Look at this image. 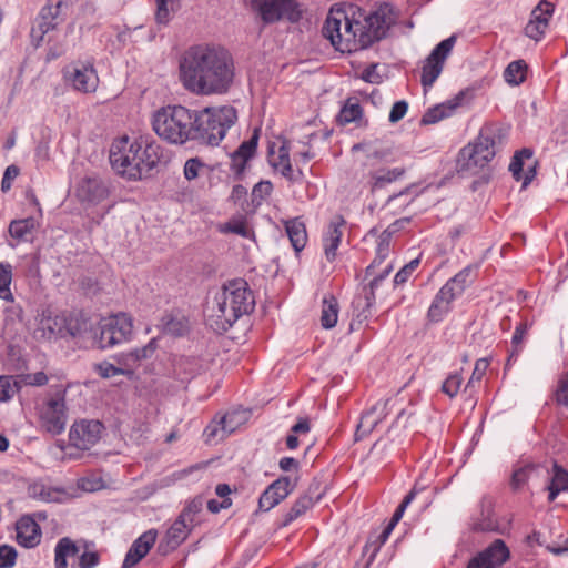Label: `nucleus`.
<instances>
[{
  "label": "nucleus",
  "mask_w": 568,
  "mask_h": 568,
  "mask_svg": "<svg viewBox=\"0 0 568 568\" xmlns=\"http://www.w3.org/2000/svg\"><path fill=\"white\" fill-rule=\"evenodd\" d=\"M235 77L231 52L221 44L199 43L180 58L179 79L195 95H222L230 91Z\"/></svg>",
  "instance_id": "nucleus-1"
},
{
  "label": "nucleus",
  "mask_w": 568,
  "mask_h": 568,
  "mask_svg": "<svg viewBox=\"0 0 568 568\" xmlns=\"http://www.w3.org/2000/svg\"><path fill=\"white\" fill-rule=\"evenodd\" d=\"M395 22L392 7L384 3L366 13L359 8L331 9L322 28V34L339 52H355L372 45L386 36Z\"/></svg>",
  "instance_id": "nucleus-2"
},
{
  "label": "nucleus",
  "mask_w": 568,
  "mask_h": 568,
  "mask_svg": "<svg viewBox=\"0 0 568 568\" xmlns=\"http://www.w3.org/2000/svg\"><path fill=\"white\" fill-rule=\"evenodd\" d=\"M162 149L155 141L131 140L129 136L116 139L111 144L110 163L112 168L129 180H140L150 174L160 162Z\"/></svg>",
  "instance_id": "nucleus-3"
},
{
  "label": "nucleus",
  "mask_w": 568,
  "mask_h": 568,
  "mask_svg": "<svg viewBox=\"0 0 568 568\" xmlns=\"http://www.w3.org/2000/svg\"><path fill=\"white\" fill-rule=\"evenodd\" d=\"M216 308L213 317L216 318L217 329H229L242 315L254 308V297L247 283L242 278L229 281L215 296Z\"/></svg>",
  "instance_id": "nucleus-4"
},
{
  "label": "nucleus",
  "mask_w": 568,
  "mask_h": 568,
  "mask_svg": "<svg viewBox=\"0 0 568 568\" xmlns=\"http://www.w3.org/2000/svg\"><path fill=\"white\" fill-rule=\"evenodd\" d=\"M237 121V111L232 105L206 106L193 111L192 141L205 145H219L227 130Z\"/></svg>",
  "instance_id": "nucleus-5"
},
{
  "label": "nucleus",
  "mask_w": 568,
  "mask_h": 568,
  "mask_svg": "<svg viewBox=\"0 0 568 568\" xmlns=\"http://www.w3.org/2000/svg\"><path fill=\"white\" fill-rule=\"evenodd\" d=\"M193 110L183 105H166L152 115V129L164 141L183 145L192 141Z\"/></svg>",
  "instance_id": "nucleus-6"
},
{
  "label": "nucleus",
  "mask_w": 568,
  "mask_h": 568,
  "mask_svg": "<svg viewBox=\"0 0 568 568\" xmlns=\"http://www.w3.org/2000/svg\"><path fill=\"white\" fill-rule=\"evenodd\" d=\"M133 334V320L126 313L102 318L92 336V346L100 349L111 348L129 342Z\"/></svg>",
  "instance_id": "nucleus-7"
},
{
  "label": "nucleus",
  "mask_w": 568,
  "mask_h": 568,
  "mask_svg": "<svg viewBox=\"0 0 568 568\" xmlns=\"http://www.w3.org/2000/svg\"><path fill=\"white\" fill-rule=\"evenodd\" d=\"M495 156V140L491 128H484L474 143L463 148L458 158L462 171L473 172L484 168Z\"/></svg>",
  "instance_id": "nucleus-8"
},
{
  "label": "nucleus",
  "mask_w": 568,
  "mask_h": 568,
  "mask_svg": "<svg viewBox=\"0 0 568 568\" xmlns=\"http://www.w3.org/2000/svg\"><path fill=\"white\" fill-rule=\"evenodd\" d=\"M251 8L265 24L283 19L295 23L302 18V10L296 0H251Z\"/></svg>",
  "instance_id": "nucleus-9"
},
{
  "label": "nucleus",
  "mask_w": 568,
  "mask_h": 568,
  "mask_svg": "<svg viewBox=\"0 0 568 568\" xmlns=\"http://www.w3.org/2000/svg\"><path fill=\"white\" fill-rule=\"evenodd\" d=\"M72 0H48L40 10L37 19V26L31 30L33 38L42 40L43 36L55 29L64 21L69 9L72 7Z\"/></svg>",
  "instance_id": "nucleus-10"
},
{
  "label": "nucleus",
  "mask_w": 568,
  "mask_h": 568,
  "mask_svg": "<svg viewBox=\"0 0 568 568\" xmlns=\"http://www.w3.org/2000/svg\"><path fill=\"white\" fill-rule=\"evenodd\" d=\"M455 42L456 36H450L439 42L426 58L420 78L422 85L425 90L430 88L440 75L445 60L452 52Z\"/></svg>",
  "instance_id": "nucleus-11"
},
{
  "label": "nucleus",
  "mask_w": 568,
  "mask_h": 568,
  "mask_svg": "<svg viewBox=\"0 0 568 568\" xmlns=\"http://www.w3.org/2000/svg\"><path fill=\"white\" fill-rule=\"evenodd\" d=\"M64 79L75 91L82 93L94 92L99 84V78L93 65L83 62H78L67 68Z\"/></svg>",
  "instance_id": "nucleus-12"
},
{
  "label": "nucleus",
  "mask_w": 568,
  "mask_h": 568,
  "mask_svg": "<svg viewBox=\"0 0 568 568\" xmlns=\"http://www.w3.org/2000/svg\"><path fill=\"white\" fill-rule=\"evenodd\" d=\"M510 557V552L504 540L496 539L485 550L473 557L467 568H499Z\"/></svg>",
  "instance_id": "nucleus-13"
},
{
  "label": "nucleus",
  "mask_w": 568,
  "mask_h": 568,
  "mask_svg": "<svg viewBox=\"0 0 568 568\" xmlns=\"http://www.w3.org/2000/svg\"><path fill=\"white\" fill-rule=\"evenodd\" d=\"M103 425L98 420H81L74 423L70 429V443L82 450L90 449L98 443Z\"/></svg>",
  "instance_id": "nucleus-14"
},
{
  "label": "nucleus",
  "mask_w": 568,
  "mask_h": 568,
  "mask_svg": "<svg viewBox=\"0 0 568 568\" xmlns=\"http://www.w3.org/2000/svg\"><path fill=\"white\" fill-rule=\"evenodd\" d=\"M41 425L52 435L61 434L67 424L65 405L63 399H50L41 409Z\"/></svg>",
  "instance_id": "nucleus-15"
},
{
  "label": "nucleus",
  "mask_w": 568,
  "mask_h": 568,
  "mask_svg": "<svg viewBox=\"0 0 568 568\" xmlns=\"http://www.w3.org/2000/svg\"><path fill=\"white\" fill-rule=\"evenodd\" d=\"M389 254H382L376 250V256L366 268V276H371L369 292L366 294L367 306H372L375 301V290L379 283L385 280L394 268L393 262L387 261Z\"/></svg>",
  "instance_id": "nucleus-16"
},
{
  "label": "nucleus",
  "mask_w": 568,
  "mask_h": 568,
  "mask_svg": "<svg viewBox=\"0 0 568 568\" xmlns=\"http://www.w3.org/2000/svg\"><path fill=\"white\" fill-rule=\"evenodd\" d=\"M295 483L288 476H282L273 481L261 495L258 508L268 511L284 500L294 489Z\"/></svg>",
  "instance_id": "nucleus-17"
},
{
  "label": "nucleus",
  "mask_w": 568,
  "mask_h": 568,
  "mask_svg": "<svg viewBox=\"0 0 568 568\" xmlns=\"http://www.w3.org/2000/svg\"><path fill=\"white\" fill-rule=\"evenodd\" d=\"M193 526L186 523L181 517H178L176 520L171 525L168 529L164 538L159 544V551L163 555L169 554L170 551L176 549L189 536Z\"/></svg>",
  "instance_id": "nucleus-18"
},
{
  "label": "nucleus",
  "mask_w": 568,
  "mask_h": 568,
  "mask_svg": "<svg viewBox=\"0 0 568 568\" xmlns=\"http://www.w3.org/2000/svg\"><path fill=\"white\" fill-rule=\"evenodd\" d=\"M156 536L158 534L154 529L143 532L128 550L122 568H132L144 558L155 544Z\"/></svg>",
  "instance_id": "nucleus-19"
},
{
  "label": "nucleus",
  "mask_w": 568,
  "mask_h": 568,
  "mask_svg": "<svg viewBox=\"0 0 568 568\" xmlns=\"http://www.w3.org/2000/svg\"><path fill=\"white\" fill-rule=\"evenodd\" d=\"M17 542L24 548H33L41 541V528L30 515L22 516L16 524Z\"/></svg>",
  "instance_id": "nucleus-20"
},
{
  "label": "nucleus",
  "mask_w": 568,
  "mask_h": 568,
  "mask_svg": "<svg viewBox=\"0 0 568 568\" xmlns=\"http://www.w3.org/2000/svg\"><path fill=\"white\" fill-rule=\"evenodd\" d=\"M77 196L82 202L99 203L108 196V189L99 178L87 176L79 182Z\"/></svg>",
  "instance_id": "nucleus-21"
},
{
  "label": "nucleus",
  "mask_w": 568,
  "mask_h": 568,
  "mask_svg": "<svg viewBox=\"0 0 568 568\" xmlns=\"http://www.w3.org/2000/svg\"><path fill=\"white\" fill-rule=\"evenodd\" d=\"M258 142V130H254L253 135L241 143V145L231 154V169L237 175L242 174L245 165L256 152Z\"/></svg>",
  "instance_id": "nucleus-22"
},
{
  "label": "nucleus",
  "mask_w": 568,
  "mask_h": 568,
  "mask_svg": "<svg viewBox=\"0 0 568 568\" xmlns=\"http://www.w3.org/2000/svg\"><path fill=\"white\" fill-rule=\"evenodd\" d=\"M318 484L310 485L307 493L300 496L291 509L286 513L283 521V526L290 525L292 521L304 515L308 509H311L315 501L321 499L322 494L318 493Z\"/></svg>",
  "instance_id": "nucleus-23"
},
{
  "label": "nucleus",
  "mask_w": 568,
  "mask_h": 568,
  "mask_svg": "<svg viewBox=\"0 0 568 568\" xmlns=\"http://www.w3.org/2000/svg\"><path fill=\"white\" fill-rule=\"evenodd\" d=\"M465 95L466 93L460 91L452 100L428 109L423 115L420 123L424 125L434 124L445 118L450 116L453 112L462 104Z\"/></svg>",
  "instance_id": "nucleus-24"
},
{
  "label": "nucleus",
  "mask_w": 568,
  "mask_h": 568,
  "mask_svg": "<svg viewBox=\"0 0 568 568\" xmlns=\"http://www.w3.org/2000/svg\"><path fill=\"white\" fill-rule=\"evenodd\" d=\"M345 223L346 222L342 215H335L331 220L327 231L324 234L323 242L325 256L331 262L336 257V251L343 235L342 227L345 225Z\"/></svg>",
  "instance_id": "nucleus-25"
},
{
  "label": "nucleus",
  "mask_w": 568,
  "mask_h": 568,
  "mask_svg": "<svg viewBox=\"0 0 568 568\" xmlns=\"http://www.w3.org/2000/svg\"><path fill=\"white\" fill-rule=\"evenodd\" d=\"M452 288L442 287L436 296L434 297L429 310H428V320L430 322L437 323L443 320V317L452 310V302L456 298L454 293H450Z\"/></svg>",
  "instance_id": "nucleus-26"
},
{
  "label": "nucleus",
  "mask_w": 568,
  "mask_h": 568,
  "mask_svg": "<svg viewBox=\"0 0 568 568\" xmlns=\"http://www.w3.org/2000/svg\"><path fill=\"white\" fill-rule=\"evenodd\" d=\"M82 541L74 542L69 537L59 539L54 548L55 568H68V558L78 555L82 547Z\"/></svg>",
  "instance_id": "nucleus-27"
},
{
  "label": "nucleus",
  "mask_w": 568,
  "mask_h": 568,
  "mask_svg": "<svg viewBox=\"0 0 568 568\" xmlns=\"http://www.w3.org/2000/svg\"><path fill=\"white\" fill-rule=\"evenodd\" d=\"M159 327L164 334L180 337L189 332L190 324L185 316L169 313L161 317Z\"/></svg>",
  "instance_id": "nucleus-28"
},
{
  "label": "nucleus",
  "mask_w": 568,
  "mask_h": 568,
  "mask_svg": "<svg viewBox=\"0 0 568 568\" xmlns=\"http://www.w3.org/2000/svg\"><path fill=\"white\" fill-rule=\"evenodd\" d=\"M478 265L471 264L459 271L454 277L448 280L443 287L452 288L450 293H454V296H460L466 287L470 285L477 272Z\"/></svg>",
  "instance_id": "nucleus-29"
},
{
  "label": "nucleus",
  "mask_w": 568,
  "mask_h": 568,
  "mask_svg": "<svg viewBox=\"0 0 568 568\" xmlns=\"http://www.w3.org/2000/svg\"><path fill=\"white\" fill-rule=\"evenodd\" d=\"M200 359L192 356H179L173 361V371L178 378L187 381L201 371Z\"/></svg>",
  "instance_id": "nucleus-30"
},
{
  "label": "nucleus",
  "mask_w": 568,
  "mask_h": 568,
  "mask_svg": "<svg viewBox=\"0 0 568 568\" xmlns=\"http://www.w3.org/2000/svg\"><path fill=\"white\" fill-rule=\"evenodd\" d=\"M235 413L225 414L219 424H210L204 429V436L207 443H211L216 437L222 439L225 435H230L235 430L234 419Z\"/></svg>",
  "instance_id": "nucleus-31"
},
{
  "label": "nucleus",
  "mask_w": 568,
  "mask_h": 568,
  "mask_svg": "<svg viewBox=\"0 0 568 568\" xmlns=\"http://www.w3.org/2000/svg\"><path fill=\"white\" fill-rule=\"evenodd\" d=\"M70 335L73 338L84 339L87 335L92 338L91 325L88 320L80 316H70L63 322V337Z\"/></svg>",
  "instance_id": "nucleus-32"
},
{
  "label": "nucleus",
  "mask_w": 568,
  "mask_h": 568,
  "mask_svg": "<svg viewBox=\"0 0 568 568\" xmlns=\"http://www.w3.org/2000/svg\"><path fill=\"white\" fill-rule=\"evenodd\" d=\"M285 230L295 252H301L307 242L305 224L298 219H293L285 223Z\"/></svg>",
  "instance_id": "nucleus-33"
},
{
  "label": "nucleus",
  "mask_w": 568,
  "mask_h": 568,
  "mask_svg": "<svg viewBox=\"0 0 568 568\" xmlns=\"http://www.w3.org/2000/svg\"><path fill=\"white\" fill-rule=\"evenodd\" d=\"M338 310V302L333 295L324 297L321 312V325L323 328L329 329L336 325Z\"/></svg>",
  "instance_id": "nucleus-34"
},
{
  "label": "nucleus",
  "mask_w": 568,
  "mask_h": 568,
  "mask_svg": "<svg viewBox=\"0 0 568 568\" xmlns=\"http://www.w3.org/2000/svg\"><path fill=\"white\" fill-rule=\"evenodd\" d=\"M528 332L527 323H520L516 328L511 337V351L508 355L505 369H508L513 363H515L523 351V342Z\"/></svg>",
  "instance_id": "nucleus-35"
},
{
  "label": "nucleus",
  "mask_w": 568,
  "mask_h": 568,
  "mask_svg": "<svg viewBox=\"0 0 568 568\" xmlns=\"http://www.w3.org/2000/svg\"><path fill=\"white\" fill-rule=\"evenodd\" d=\"M63 317L59 316H48L43 317L40 321L39 331H41L42 336L51 339L52 337H63Z\"/></svg>",
  "instance_id": "nucleus-36"
},
{
  "label": "nucleus",
  "mask_w": 568,
  "mask_h": 568,
  "mask_svg": "<svg viewBox=\"0 0 568 568\" xmlns=\"http://www.w3.org/2000/svg\"><path fill=\"white\" fill-rule=\"evenodd\" d=\"M204 499L201 496H197L186 504L179 517L194 527L200 523L196 517L202 511Z\"/></svg>",
  "instance_id": "nucleus-37"
},
{
  "label": "nucleus",
  "mask_w": 568,
  "mask_h": 568,
  "mask_svg": "<svg viewBox=\"0 0 568 568\" xmlns=\"http://www.w3.org/2000/svg\"><path fill=\"white\" fill-rule=\"evenodd\" d=\"M36 229V221L32 217L12 221L9 225V233L18 240H26Z\"/></svg>",
  "instance_id": "nucleus-38"
},
{
  "label": "nucleus",
  "mask_w": 568,
  "mask_h": 568,
  "mask_svg": "<svg viewBox=\"0 0 568 568\" xmlns=\"http://www.w3.org/2000/svg\"><path fill=\"white\" fill-rule=\"evenodd\" d=\"M377 420L369 409L365 410L359 418L355 430V440L358 442L368 436L377 426Z\"/></svg>",
  "instance_id": "nucleus-39"
},
{
  "label": "nucleus",
  "mask_w": 568,
  "mask_h": 568,
  "mask_svg": "<svg viewBox=\"0 0 568 568\" xmlns=\"http://www.w3.org/2000/svg\"><path fill=\"white\" fill-rule=\"evenodd\" d=\"M527 65L525 61L517 60L508 64L504 72L505 80L511 84H519L525 80Z\"/></svg>",
  "instance_id": "nucleus-40"
},
{
  "label": "nucleus",
  "mask_w": 568,
  "mask_h": 568,
  "mask_svg": "<svg viewBox=\"0 0 568 568\" xmlns=\"http://www.w3.org/2000/svg\"><path fill=\"white\" fill-rule=\"evenodd\" d=\"M405 170L402 168H395L392 170H379L372 174L374 180V187H383L387 183L396 181L400 176H403Z\"/></svg>",
  "instance_id": "nucleus-41"
},
{
  "label": "nucleus",
  "mask_w": 568,
  "mask_h": 568,
  "mask_svg": "<svg viewBox=\"0 0 568 568\" xmlns=\"http://www.w3.org/2000/svg\"><path fill=\"white\" fill-rule=\"evenodd\" d=\"M12 280V268L8 263H0V298L12 300L10 284Z\"/></svg>",
  "instance_id": "nucleus-42"
},
{
  "label": "nucleus",
  "mask_w": 568,
  "mask_h": 568,
  "mask_svg": "<svg viewBox=\"0 0 568 568\" xmlns=\"http://www.w3.org/2000/svg\"><path fill=\"white\" fill-rule=\"evenodd\" d=\"M83 552L79 557V568H94L100 562V555L92 549V544L82 541Z\"/></svg>",
  "instance_id": "nucleus-43"
},
{
  "label": "nucleus",
  "mask_w": 568,
  "mask_h": 568,
  "mask_svg": "<svg viewBox=\"0 0 568 568\" xmlns=\"http://www.w3.org/2000/svg\"><path fill=\"white\" fill-rule=\"evenodd\" d=\"M310 432V423L305 418L298 419V422L292 426L291 434L286 437V446L288 449H295L298 447V434H307Z\"/></svg>",
  "instance_id": "nucleus-44"
},
{
  "label": "nucleus",
  "mask_w": 568,
  "mask_h": 568,
  "mask_svg": "<svg viewBox=\"0 0 568 568\" xmlns=\"http://www.w3.org/2000/svg\"><path fill=\"white\" fill-rule=\"evenodd\" d=\"M537 469L538 467L531 464L515 469L510 480L511 487L516 490L523 487L527 483L530 475Z\"/></svg>",
  "instance_id": "nucleus-45"
},
{
  "label": "nucleus",
  "mask_w": 568,
  "mask_h": 568,
  "mask_svg": "<svg viewBox=\"0 0 568 568\" xmlns=\"http://www.w3.org/2000/svg\"><path fill=\"white\" fill-rule=\"evenodd\" d=\"M554 13V4L549 1L542 0L532 10L530 20L537 22L542 21L546 24L549 23V19Z\"/></svg>",
  "instance_id": "nucleus-46"
},
{
  "label": "nucleus",
  "mask_w": 568,
  "mask_h": 568,
  "mask_svg": "<svg viewBox=\"0 0 568 568\" xmlns=\"http://www.w3.org/2000/svg\"><path fill=\"white\" fill-rule=\"evenodd\" d=\"M158 347L156 339L152 338L145 346L135 348L128 354V359L138 363L141 359L150 358Z\"/></svg>",
  "instance_id": "nucleus-47"
},
{
  "label": "nucleus",
  "mask_w": 568,
  "mask_h": 568,
  "mask_svg": "<svg viewBox=\"0 0 568 568\" xmlns=\"http://www.w3.org/2000/svg\"><path fill=\"white\" fill-rule=\"evenodd\" d=\"M362 116V108L358 103L346 104L339 111L337 116L338 122L342 124H347L353 121H356Z\"/></svg>",
  "instance_id": "nucleus-48"
},
{
  "label": "nucleus",
  "mask_w": 568,
  "mask_h": 568,
  "mask_svg": "<svg viewBox=\"0 0 568 568\" xmlns=\"http://www.w3.org/2000/svg\"><path fill=\"white\" fill-rule=\"evenodd\" d=\"M555 400L558 405H562L568 408V371L558 379Z\"/></svg>",
  "instance_id": "nucleus-49"
},
{
  "label": "nucleus",
  "mask_w": 568,
  "mask_h": 568,
  "mask_svg": "<svg viewBox=\"0 0 568 568\" xmlns=\"http://www.w3.org/2000/svg\"><path fill=\"white\" fill-rule=\"evenodd\" d=\"M29 494L30 496L44 501H54L57 490H53L42 484H34L29 487Z\"/></svg>",
  "instance_id": "nucleus-50"
},
{
  "label": "nucleus",
  "mask_w": 568,
  "mask_h": 568,
  "mask_svg": "<svg viewBox=\"0 0 568 568\" xmlns=\"http://www.w3.org/2000/svg\"><path fill=\"white\" fill-rule=\"evenodd\" d=\"M270 164L275 169L278 170L280 165H283L286 162H290V149L284 143L278 148L277 153L275 154L273 149L270 148Z\"/></svg>",
  "instance_id": "nucleus-51"
},
{
  "label": "nucleus",
  "mask_w": 568,
  "mask_h": 568,
  "mask_svg": "<svg viewBox=\"0 0 568 568\" xmlns=\"http://www.w3.org/2000/svg\"><path fill=\"white\" fill-rule=\"evenodd\" d=\"M17 559V550L9 545L0 546V568H11Z\"/></svg>",
  "instance_id": "nucleus-52"
},
{
  "label": "nucleus",
  "mask_w": 568,
  "mask_h": 568,
  "mask_svg": "<svg viewBox=\"0 0 568 568\" xmlns=\"http://www.w3.org/2000/svg\"><path fill=\"white\" fill-rule=\"evenodd\" d=\"M462 377L458 374H452L449 375L445 382L442 385V390L449 397H454L457 395L460 385H462Z\"/></svg>",
  "instance_id": "nucleus-53"
},
{
  "label": "nucleus",
  "mask_w": 568,
  "mask_h": 568,
  "mask_svg": "<svg viewBox=\"0 0 568 568\" xmlns=\"http://www.w3.org/2000/svg\"><path fill=\"white\" fill-rule=\"evenodd\" d=\"M554 475L551 478L550 484L558 487L561 490H568V471L565 470L562 467L558 466L557 464H554Z\"/></svg>",
  "instance_id": "nucleus-54"
},
{
  "label": "nucleus",
  "mask_w": 568,
  "mask_h": 568,
  "mask_svg": "<svg viewBox=\"0 0 568 568\" xmlns=\"http://www.w3.org/2000/svg\"><path fill=\"white\" fill-rule=\"evenodd\" d=\"M171 0H155L156 11L155 21L158 24L166 26L171 20V12L168 4Z\"/></svg>",
  "instance_id": "nucleus-55"
},
{
  "label": "nucleus",
  "mask_w": 568,
  "mask_h": 568,
  "mask_svg": "<svg viewBox=\"0 0 568 568\" xmlns=\"http://www.w3.org/2000/svg\"><path fill=\"white\" fill-rule=\"evenodd\" d=\"M548 24H546L542 21L535 22L532 20H529V22L525 27V33L527 37L538 41L544 36Z\"/></svg>",
  "instance_id": "nucleus-56"
},
{
  "label": "nucleus",
  "mask_w": 568,
  "mask_h": 568,
  "mask_svg": "<svg viewBox=\"0 0 568 568\" xmlns=\"http://www.w3.org/2000/svg\"><path fill=\"white\" fill-rule=\"evenodd\" d=\"M415 495H416V489H412L406 496L405 498L403 499V501L400 503V505L397 507V509L395 510L390 521L388 523L389 525H393V527H395L397 525V523L402 519L407 506L414 500L415 498Z\"/></svg>",
  "instance_id": "nucleus-57"
},
{
  "label": "nucleus",
  "mask_w": 568,
  "mask_h": 568,
  "mask_svg": "<svg viewBox=\"0 0 568 568\" xmlns=\"http://www.w3.org/2000/svg\"><path fill=\"white\" fill-rule=\"evenodd\" d=\"M407 110L408 103L406 101L400 100L395 102L389 112V122L397 123L398 121H400L405 116Z\"/></svg>",
  "instance_id": "nucleus-58"
},
{
  "label": "nucleus",
  "mask_w": 568,
  "mask_h": 568,
  "mask_svg": "<svg viewBox=\"0 0 568 568\" xmlns=\"http://www.w3.org/2000/svg\"><path fill=\"white\" fill-rule=\"evenodd\" d=\"M488 361L486 358H479L473 371L471 377L466 386V389L471 387L475 382H479L488 368Z\"/></svg>",
  "instance_id": "nucleus-59"
},
{
  "label": "nucleus",
  "mask_w": 568,
  "mask_h": 568,
  "mask_svg": "<svg viewBox=\"0 0 568 568\" xmlns=\"http://www.w3.org/2000/svg\"><path fill=\"white\" fill-rule=\"evenodd\" d=\"M14 394V388L11 385L9 376H0V402L10 399Z\"/></svg>",
  "instance_id": "nucleus-60"
},
{
  "label": "nucleus",
  "mask_w": 568,
  "mask_h": 568,
  "mask_svg": "<svg viewBox=\"0 0 568 568\" xmlns=\"http://www.w3.org/2000/svg\"><path fill=\"white\" fill-rule=\"evenodd\" d=\"M395 231L396 230L390 231L387 229L379 235L376 250L381 251L382 254H389L392 235Z\"/></svg>",
  "instance_id": "nucleus-61"
},
{
  "label": "nucleus",
  "mask_w": 568,
  "mask_h": 568,
  "mask_svg": "<svg viewBox=\"0 0 568 568\" xmlns=\"http://www.w3.org/2000/svg\"><path fill=\"white\" fill-rule=\"evenodd\" d=\"M226 230L232 233H235L237 235H241L243 237H250L252 234L251 229L243 221H235V222L227 223Z\"/></svg>",
  "instance_id": "nucleus-62"
},
{
  "label": "nucleus",
  "mask_w": 568,
  "mask_h": 568,
  "mask_svg": "<svg viewBox=\"0 0 568 568\" xmlns=\"http://www.w3.org/2000/svg\"><path fill=\"white\" fill-rule=\"evenodd\" d=\"M202 163L197 159H189L184 165V175L187 180H193L199 176V171Z\"/></svg>",
  "instance_id": "nucleus-63"
},
{
  "label": "nucleus",
  "mask_w": 568,
  "mask_h": 568,
  "mask_svg": "<svg viewBox=\"0 0 568 568\" xmlns=\"http://www.w3.org/2000/svg\"><path fill=\"white\" fill-rule=\"evenodd\" d=\"M389 400H381L373 405L369 410L375 416L377 424H379L388 415Z\"/></svg>",
  "instance_id": "nucleus-64"
}]
</instances>
